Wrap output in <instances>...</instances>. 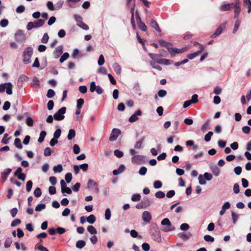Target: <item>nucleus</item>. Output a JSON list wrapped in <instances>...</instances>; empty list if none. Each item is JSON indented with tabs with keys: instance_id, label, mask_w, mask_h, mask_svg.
I'll list each match as a JSON object with an SVG mask.
<instances>
[{
	"instance_id": "49530a36",
	"label": "nucleus",
	"mask_w": 251,
	"mask_h": 251,
	"mask_svg": "<svg viewBox=\"0 0 251 251\" xmlns=\"http://www.w3.org/2000/svg\"><path fill=\"white\" fill-rule=\"evenodd\" d=\"M162 186V182L159 180H155L153 182V187L155 189L160 188Z\"/></svg>"
},
{
	"instance_id": "4c0bfd02",
	"label": "nucleus",
	"mask_w": 251,
	"mask_h": 251,
	"mask_svg": "<svg viewBox=\"0 0 251 251\" xmlns=\"http://www.w3.org/2000/svg\"><path fill=\"white\" fill-rule=\"evenodd\" d=\"M151 65L152 66L153 68H154L155 69H157L159 71L162 70V68L158 64H156V63L153 61H151L150 62Z\"/></svg>"
},
{
	"instance_id": "de8ad7c7",
	"label": "nucleus",
	"mask_w": 251,
	"mask_h": 251,
	"mask_svg": "<svg viewBox=\"0 0 251 251\" xmlns=\"http://www.w3.org/2000/svg\"><path fill=\"white\" fill-rule=\"evenodd\" d=\"M33 193H34L35 197H36L37 198L40 197L42 194L41 189L39 187H37L35 189Z\"/></svg>"
},
{
	"instance_id": "680f3d73",
	"label": "nucleus",
	"mask_w": 251,
	"mask_h": 251,
	"mask_svg": "<svg viewBox=\"0 0 251 251\" xmlns=\"http://www.w3.org/2000/svg\"><path fill=\"white\" fill-rule=\"evenodd\" d=\"M55 95V92L52 89H49L48 91L47 94V97L48 98H52Z\"/></svg>"
},
{
	"instance_id": "c756f323",
	"label": "nucleus",
	"mask_w": 251,
	"mask_h": 251,
	"mask_svg": "<svg viewBox=\"0 0 251 251\" xmlns=\"http://www.w3.org/2000/svg\"><path fill=\"white\" fill-rule=\"evenodd\" d=\"M40 85V83L39 79L36 77H33L32 81V83H31V86L33 87L37 86V87H39Z\"/></svg>"
},
{
	"instance_id": "e433bc0d",
	"label": "nucleus",
	"mask_w": 251,
	"mask_h": 251,
	"mask_svg": "<svg viewBox=\"0 0 251 251\" xmlns=\"http://www.w3.org/2000/svg\"><path fill=\"white\" fill-rule=\"evenodd\" d=\"M12 243V240L11 238L8 237L6 239L4 242V247L5 248H8L10 247Z\"/></svg>"
},
{
	"instance_id": "f3484780",
	"label": "nucleus",
	"mask_w": 251,
	"mask_h": 251,
	"mask_svg": "<svg viewBox=\"0 0 251 251\" xmlns=\"http://www.w3.org/2000/svg\"><path fill=\"white\" fill-rule=\"evenodd\" d=\"M12 169L7 168L5 169L1 174V177L3 181H5L9 175L11 173Z\"/></svg>"
},
{
	"instance_id": "f03ea898",
	"label": "nucleus",
	"mask_w": 251,
	"mask_h": 251,
	"mask_svg": "<svg viewBox=\"0 0 251 251\" xmlns=\"http://www.w3.org/2000/svg\"><path fill=\"white\" fill-rule=\"evenodd\" d=\"M45 23V20L43 19H39L34 22H28L26 28L28 30H30L33 28H38L42 26Z\"/></svg>"
},
{
	"instance_id": "774afa93",
	"label": "nucleus",
	"mask_w": 251,
	"mask_h": 251,
	"mask_svg": "<svg viewBox=\"0 0 251 251\" xmlns=\"http://www.w3.org/2000/svg\"><path fill=\"white\" fill-rule=\"evenodd\" d=\"M142 248L144 251H149L150 250V247L148 243H144L142 245Z\"/></svg>"
},
{
	"instance_id": "603ef678",
	"label": "nucleus",
	"mask_w": 251,
	"mask_h": 251,
	"mask_svg": "<svg viewBox=\"0 0 251 251\" xmlns=\"http://www.w3.org/2000/svg\"><path fill=\"white\" fill-rule=\"evenodd\" d=\"M61 133V130L60 129H57L53 133V138L58 139L60 137Z\"/></svg>"
},
{
	"instance_id": "a19ab883",
	"label": "nucleus",
	"mask_w": 251,
	"mask_h": 251,
	"mask_svg": "<svg viewBox=\"0 0 251 251\" xmlns=\"http://www.w3.org/2000/svg\"><path fill=\"white\" fill-rule=\"evenodd\" d=\"M213 133L212 131H209L204 136V140L205 142H208L210 141L211 138Z\"/></svg>"
},
{
	"instance_id": "3c124183",
	"label": "nucleus",
	"mask_w": 251,
	"mask_h": 251,
	"mask_svg": "<svg viewBox=\"0 0 251 251\" xmlns=\"http://www.w3.org/2000/svg\"><path fill=\"white\" fill-rule=\"evenodd\" d=\"M111 218V211L109 208H107L105 211V219L109 220Z\"/></svg>"
},
{
	"instance_id": "0eeeda50",
	"label": "nucleus",
	"mask_w": 251,
	"mask_h": 251,
	"mask_svg": "<svg viewBox=\"0 0 251 251\" xmlns=\"http://www.w3.org/2000/svg\"><path fill=\"white\" fill-rule=\"evenodd\" d=\"M90 91L91 92H94L95 91H96L97 93L99 95L102 94L103 92V89L100 87V86L96 85V83L94 81H92L90 83Z\"/></svg>"
},
{
	"instance_id": "2f4dec72",
	"label": "nucleus",
	"mask_w": 251,
	"mask_h": 251,
	"mask_svg": "<svg viewBox=\"0 0 251 251\" xmlns=\"http://www.w3.org/2000/svg\"><path fill=\"white\" fill-rule=\"evenodd\" d=\"M144 140V138L143 137L140 140L137 141L136 142L135 144L134 145V148L136 149H141L142 147V145Z\"/></svg>"
},
{
	"instance_id": "4be33fe9",
	"label": "nucleus",
	"mask_w": 251,
	"mask_h": 251,
	"mask_svg": "<svg viewBox=\"0 0 251 251\" xmlns=\"http://www.w3.org/2000/svg\"><path fill=\"white\" fill-rule=\"evenodd\" d=\"M150 25L151 27L154 28L158 32H161V29L159 28L158 24H157L156 21H155L153 19H151V21Z\"/></svg>"
},
{
	"instance_id": "6e6552de",
	"label": "nucleus",
	"mask_w": 251,
	"mask_h": 251,
	"mask_svg": "<svg viewBox=\"0 0 251 251\" xmlns=\"http://www.w3.org/2000/svg\"><path fill=\"white\" fill-rule=\"evenodd\" d=\"M233 5V8H234V18H237L241 11L240 3L239 0H235Z\"/></svg>"
},
{
	"instance_id": "4d7b16f0",
	"label": "nucleus",
	"mask_w": 251,
	"mask_h": 251,
	"mask_svg": "<svg viewBox=\"0 0 251 251\" xmlns=\"http://www.w3.org/2000/svg\"><path fill=\"white\" fill-rule=\"evenodd\" d=\"M26 124L29 126H33V120L31 117H28L26 119Z\"/></svg>"
},
{
	"instance_id": "aec40b11",
	"label": "nucleus",
	"mask_w": 251,
	"mask_h": 251,
	"mask_svg": "<svg viewBox=\"0 0 251 251\" xmlns=\"http://www.w3.org/2000/svg\"><path fill=\"white\" fill-rule=\"evenodd\" d=\"M210 168L215 176H219L220 173V169L216 165H211Z\"/></svg>"
},
{
	"instance_id": "f257e3e1",
	"label": "nucleus",
	"mask_w": 251,
	"mask_h": 251,
	"mask_svg": "<svg viewBox=\"0 0 251 251\" xmlns=\"http://www.w3.org/2000/svg\"><path fill=\"white\" fill-rule=\"evenodd\" d=\"M161 225L163 226L162 230L165 232L172 231L175 229V227L167 218H164L161 221Z\"/></svg>"
},
{
	"instance_id": "9b49d317",
	"label": "nucleus",
	"mask_w": 251,
	"mask_h": 251,
	"mask_svg": "<svg viewBox=\"0 0 251 251\" xmlns=\"http://www.w3.org/2000/svg\"><path fill=\"white\" fill-rule=\"evenodd\" d=\"M87 188L94 192L98 193L99 188H98V184L92 179H89L87 183Z\"/></svg>"
},
{
	"instance_id": "72a5a7b5",
	"label": "nucleus",
	"mask_w": 251,
	"mask_h": 251,
	"mask_svg": "<svg viewBox=\"0 0 251 251\" xmlns=\"http://www.w3.org/2000/svg\"><path fill=\"white\" fill-rule=\"evenodd\" d=\"M87 229L88 231L91 234H95L97 233L96 229L92 226H88Z\"/></svg>"
},
{
	"instance_id": "13d9d810",
	"label": "nucleus",
	"mask_w": 251,
	"mask_h": 251,
	"mask_svg": "<svg viewBox=\"0 0 251 251\" xmlns=\"http://www.w3.org/2000/svg\"><path fill=\"white\" fill-rule=\"evenodd\" d=\"M190 235H191L190 233H189V234L179 233L178 234L179 237L183 240L188 239L190 237Z\"/></svg>"
},
{
	"instance_id": "2eb2a0df",
	"label": "nucleus",
	"mask_w": 251,
	"mask_h": 251,
	"mask_svg": "<svg viewBox=\"0 0 251 251\" xmlns=\"http://www.w3.org/2000/svg\"><path fill=\"white\" fill-rule=\"evenodd\" d=\"M142 220L147 223H149L152 218L151 214L147 211H144L142 216Z\"/></svg>"
},
{
	"instance_id": "6e6d98bb",
	"label": "nucleus",
	"mask_w": 251,
	"mask_h": 251,
	"mask_svg": "<svg viewBox=\"0 0 251 251\" xmlns=\"http://www.w3.org/2000/svg\"><path fill=\"white\" fill-rule=\"evenodd\" d=\"M130 235L133 238L138 237L139 239L141 238V236H138L137 232L134 230L132 229L130 231Z\"/></svg>"
},
{
	"instance_id": "a211bd4d",
	"label": "nucleus",
	"mask_w": 251,
	"mask_h": 251,
	"mask_svg": "<svg viewBox=\"0 0 251 251\" xmlns=\"http://www.w3.org/2000/svg\"><path fill=\"white\" fill-rule=\"evenodd\" d=\"M233 3L234 2L231 3L224 4L220 6V9L222 11L230 10L233 8V5H234Z\"/></svg>"
},
{
	"instance_id": "b1692460",
	"label": "nucleus",
	"mask_w": 251,
	"mask_h": 251,
	"mask_svg": "<svg viewBox=\"0 0 251 251\" xmlns=\"http://www.w3.org/2000/svg\"><path fill=\"white\" fill-rule=\"evenodd\" d=\"M244 6L248 8V13L251 12V0H243Z\"/></svg>"
},
{
	"instance_id": "a18cd8bd",
	"label": "nucleus",
	"mask_w": 251,
	"mask_h": 251,
	"mask_svg": "<svg viewBox=\"0 0 251 251\" xmlns=\"http://www.w3.org/2000/svg\"><path fill=\"white\" fill-rule=\"evenodd\" d=\"M114 154L116 157L118 158H121L124 155L123 152L119 150H115L114 151Z\"/></svg>"
},
{
	"instance_id": "864d4df0",
	"label": "nucleus",
	"mask_w": 251,
	"mask_h": 251,
	"mask_svg": "<svg viewBox=\"0 0 251 251\" xmlns=\"http://www.w3.org/2000/svg\"><path fill=\"white\" fill-rule=\"evenodd\" d=\"M165 194L162 191H158L155 194V196L157 198L162 199L165 197Z\"/></svg>"
},
{
	"instance_id": "c9c22d12",
	"label": "nucleus",
	"mask_w": 251,
	"mask_h": 251,
	"mask_svg": "<svg viewBox=\"0 0 251 251\" xmlns=\"http://www.w3.org/2000/svg\"><path fill=\"white\" fill-rule=\"evenodd\" d=\"M231 217L232 219V222L233 224H235L237 221L239 219V215L236 213H235L234 212L232 211L231 212Z\"/></svg>"
},
{
	"instance_id": "8fccbe9b",
	"label": "nucleus",
	"mask_w": 251,
	"mask_h": 251,
	"mask_svg": "<svg viewBox=\"0 0 251 251\" xmlns=\"http://www.w3.org/2000/svg\"><path fill=\"white\" fill-rule=\"evenodd\" d=\"M46 208V205L45 204H39L35 207L36 211H40Z\"/></svg>"
},
{
	"instance_id": "052dcab7",
	"label": "nucleus",
	"mask_w": 251,
	"mask_h": 251,
	"mask_svg": "<svg viewBox=\"0 0 251 251\" xmlns=\"http://www.w3.org/2000/svg\"><path fill=\"white\" fill-rule=\"evenodd\" d=\"M65 180L67 183H70L72 179V175L70 173H68L65 176Z\"/></svg>"
},
{
	"instance_id": "79ce46f5",
	"label": "nucleus",
	"mask_w": 251,
	"mask_h": 251,
	"mask_svg": "<svg viewBox=\"0 0 251 251\" xmlns=\"http://www.w3.org/2000/svg\"><path fill=\"white\" fill-rule=\"evenodd\" d=\"M84 100L82 98L79 99L77 100L76 107L77 109H81L84 104Z\"/></svg>"
},
{
	"instance_id": "37998d69",
	"label": "nucleus",
	"mask_w": 251,
	"mask_h": 251,
	"mask_svg": "<svg viewBox=\"0 0 251 251\" xmlns=\"http://www.w3.org/2000/svg\"><path fill=\"white\" fill-rule=\"evenodd\" d=\"M33 183L31 180H28L26 182V190L27 192H29L31 191Z\"/></svg>"
},
{
	"instance_id": "dca6fc26",
	"label": "nucleus",
	"mask_w": 251,
	"mask_h": 251,
	"mask_svg": "<svg viewBox=\"0 0 251 251\" xmlns=\"http://www.w3.org/2000/svg\"><path fill=\"white\" fill-rule=\"evenodd\" d=\"M62 45L58 46L54 50L53 55L55 58H58L63 53Z\"/></svg>"
},
{
	"instance_id": "f8f14e48",
	"label": "nucleus",
	"mask_w": 251,
	"mask_h": 251,
	"mask_svg": "<svg viewBox=\"0 0 251 251\" xmlns=\"http://www.w3.org/2000/svg\"><path fill=\"white\" fill-rule=\"evenodd\" d=\"M22 168L21 167H19L17 168L16 171L14 172V175L15 176H17L18 179L24 181L26 177L25 174L22 173Z\"/></svg>"
},
{
	"instance_id": "20e7f679",
	"label": "nucleus",
	"mask_w": 251,
	"mask_h": 251,
	"mask_svg": "<svg viewBox=\"0 0 251 251\" xmlns=\"http://www.w3.org/2000/svg\"><path fill=\"white\" fill-rule=\"evenodd\" d=\"M74 19L76 22L77 26L82 28L84 30H87L89 29V26L82 21V18L81 16L77 14H75L74 16Z\"/></svg>"
},
{
	"instance_id": "c03bdc74",
	"label": "nucleus",
	"mask_w": 251,
	"mask_h": 251,
	"mask_svg": "<svg viewBox=\"0 0 251 251\" xmlns=\"http://www.w3.org/2000/svg\"><path fill=\"white\" fill-rule=\"evenodd\" d=\"M141 199V196L139 194H133L131 197V200L133 201H137Z\"/></svg>"
},
{
	"instance_id": "423d86ee",
	"label": "nucleus",
	"mask_w": 251,
	"mask_h": 251,
	"mask_svg": "<svg viewBox=\"0 0 251 251\" xmlns=\"http://www.w3.org/2000/svg\"><path fill=\"white\" fill-rule=\"evenodd\" d=\"M25 38V35L22 30H18L15 34V39L18 42H22Z\"/></svg>"
},
{
	"instance_id": "0e129e2a",
	"label": "nucleus",
	"mask_w": 251,
	"mask_h": 251,
	"mask_svg": "<svg viewBox=\"0 0 251 251\" xmlns=\"http://www.w3.org/2000/svg\"><path fill=\"white\" fill-rule=\"evenodd\" d=\"M167 95V92L165 90H160L158 92V95L160 98H163Z\"/></svg>"
},
{
	"instance_id": "9d476101",
	"label": "nucleus",
	"mask_w": 251,
	"mask_h": 251,
	"mask_svg": "<svg viewBox=\"0 0 251 251\" xmlns=\"http://www.w3.org/2000/svg\"><path fill=\"white\" fill-rule=\"evenodd\" d=\"M145 161V156L141 155H134L131 158V162L133 164H141Z\"/></svg>"
},
{
	"instance_id": "ddd939ff",
	"label": "nucleus",
	"mask_w": 251,
	"mask_h": 251,
	"mask_svg": "<svg viewBox=\"0 0 251 251\" xmlns=\"http://www.w3.org/2000/svg\"><path fill=\"white\" fill-rule=\"evenodd\" d=\"M142 115V111L140 109H138L128 119V121L130 123H134L137 121L139 120L138 116H141Z\"/></svg>"
},
{
	"instance_id": "5fc2aeb1",
	"label": "nucleus",
	"mask_w": 251,
	"mask_h": 251,
	"mask_svg": "<svg viewBox=\"0 0 251 251\" xmlns=\"http://www.w3.org/2000/svg\"><path fill=\"white\" fill-rule=\"evenodd\" d=\"M49 37L47 33H44L41 42L43 43L46 44L49 41Z\"/></svg>"
},
{
	"instance_id": "412c9836",
	"label": "nucleus",
	"mask_w": 251,
	"mask_h": 251,
	"mask_svg": "<svg viewBox=\"0 0 251 251\" xmlns=\"http://www.w3.org/2000/svg\"><path fill=\"white\" fill-rule=\"evenodd\" d=\"M151 236L155 241L158 243H160L162 241L161 234L159 231L152 233Z\"/></svg>"
},
{
	"instance_id": "f704fd0d",
	"label": "nucleus",
	"mask_w": 251,
	"mask_h": 251,
	"mask_svg": "<svg viewBox=\"0 0 251 251\" xmlns=\"http://www.w3.org/2000/svg\"><path fill=\"white\" fill-rule=\"evenodd\" d=\"M53 170L55 173H61L63 171V167L61 164L54 166Z\"/></svg>"
},
{
	"instance_id": "393cba45",
	"label": "nucleus",
	"mask_w": 251,
	"mask_h": 251,
	"mask_svg": "<svg viewBox=\"0 0 251 251\" xmlns=\"http://www.w3.org/2000/svg\"><path fill=\"white\" fill-rule=\"evenodd\" d=\"M113 68L114 71L115 72V73L117 74H118V75L121 74V71H122V68L118 63H114L113 65Z\"/></svg>"
},
{
	"instance_id": "5701e85b",
	"label": "nucleus",
	"mask_w": 251,
	"mask_h": 251,
	"mask_svg": "<svg viewBox=\"0 0 251 251\" xmlns=\"http://www.w3.org/2000/svg\"><path fill=\"white\" fill-rule=\"evenodd\" d=\"M159 64L164 65H170L173 63V61L172 60L167 59L165 58L160 59L157 62Z\"/></svg>"
},
{
	"instance_id": "cd10ccee",
	"label": "nucleus",
	"mask_w": 251,
	"mask_h": 251,
	"mask_svg": "<svg viewBox=\"0 0 251 251\" xmlns=\"http://www.w3.org/2000/svg\"><path fill=\"white\" fill-rule=\"evenodd\" d=\"M86 220L88 223L92 224L94 223L96 220V217L94 215L91 214L87 218Z\"/></svg>"
},
{
	"instance_id": "39448f33",
	"label": "nucleus",
	"mask_w": 251,
	"mask_h": 251,
	"mask_svg": "<svg viewBox=\"0 0 251 251\" xmlns=\"http://www.w3.org/2000/svg\"><path fill=\"white\" fill-rule=\"evenodd\" d=\"M66 108L65 107H62L60 108L57 112H56L53 115V118L55 120L61 121L63 120L65 116L64 114L65 113Z\"/></svg>"
},
{
	"instance_id": "e2e57ef3",
	"label": "nucleus",
	"mask_w": 251,
	"mask_h": 251,
	"mask_svg": "<svg viewBox=\"0 0 251 251\" xmlns=\"http://www.w3.org/2000/svg\"><path fill=\"white\" fill-rule=\"evenodd\" d=\"M25 7L24 5H21L16 8V12L18 13H22L24 12Z\"/></svg>"
},
{
	"instance_id": "7ed1b4c3",
	"label": "nucleus",
	"mask_w": 251,
	"mask_h": 251,
	"mask_svg": "<svg viewBox=\"0 0 251 251\" xmlns=\"http://www.w3.org/2000/svg\"><path fill=\"white\" fill-rule=\"evenodd\" d=\"M13 85L10 82H6L0 84V93L4 92L6 90V92L8 95L12 94Z\"/></svg>"
},
{
	"instance_id": "338daca9",
	"label": "nucleus",
	"mask_w": 251,
	"mask_h": 251,
	"mask_svg": "<svg viewBox=\"0 0 251 251\" xmlns=\"http://www.w3.org/2000/svg\"><path fill=\"white\" fill-rule=\"evenodd\" d=\"M204 239L207 242H213L214 241V238L209 235H205L204 236Z\"/></svg>"
},
{
	"instance_id": "09e8293b",
	"label": "nucleus",
	"mask_w": 251,
	"mask_h": 251,
	"mask_svg": "<svg viewBox=\"0 0 251 251\" xmlns=\"http://www.w3.org/2000/svg\"><path fill=\"white\" fill-rule=\"evenodd\" d=\"M139 28L142 31H146L147 29V26L143 22L140 23L138 24Z\"/></svg>"
},
{
	"instance_id": "473e14b6",
	"label": "nucleus",
	"mask_w": 251,
	"mask_h": 251,
	"mask_svg": "<svg viewBox=\"0 0 251 251\" xmlns=\"http://www.w3.org/2000/svg\"><path fill=\"white\" fill-rule=\"evenodd\" d=\"M14 145L18 149H22L23 146L21 140L19 138H16L14 140Z\"/></svg>"
},
{
	"instance_id": "7c9ffc66",
	"label": "nucleus",
	"mask_w": 251,
	"mask_h": 251,
	"mask_svg": "<svg viewBox=\"0 0 251 251\" xmlns=\"http://www.w3.org/2000/svg\"><path fill=\"white\" fill-rule=\"evenodd\" d=\"M46 132L45 131H42L40 133L39 138L38 139V142L42 143L44 141L45 136H46Z\"/></svg>"
},
{
	"instance_id": "ea45409f",
	"label": "nucleus",
	"mask_w": 251,
	"mask_h": 251,
	"mask_svg": "<svg viewBox=\"0 0 251 251\" xmlns=\"http://www.w3.org/2000/svg\"><path fill=\"white\" fill-rule=\"evenodd\" d=\"M201 54V51H197L195 52L188 54L187 57L190 59H192Z\"/></svg>"
},
{
	"instance_id": "4468645a",
	"label": "nucleus",
	"mask_w": 251,
	"mask_h": 251,
	"mask_svg": "<svg viewBox=\"0 0 251 251\" xmlns=\"http://www.w3.org/2000/svg\"><path fill=\"white\" fill-rule=\"evenodd\" d=\"M226 28V23L221 24L216 30L215 32L211 36V38H215L219 36L222 31Z\"/></svg>"
},
{
	"instance_id": "1a4fd4ad",
	"label": "nucleus",
	"mask_w": 251,
	"mask_h": 251,
	"mask_svg": "<svg viewBox=\"0 0 251 251\" xmlns=\"http://www.w3.org/2000/svg\"><path fill=\"white\" fill-rule=\"evenodd\" d=\"M121 134V131L119 129L113 128L109 138L110 141H115L117 137Z\"/></svg>"
},
{
	"instance_id": "6ab92c4d",
	"label": "nucleus",
	"mask_w": 251,
	"mask_h": 251,
	"mask_svg": "<svg viewBox=\"0 0 251 251\" xmlns=\"http://www.w3.org/2000/svg\"><path fill=\"white\" fill-rule=\"evenodd\" d=\"M33 54V49L32 48L29 47L25 49L23 52V56H27V57H31Z\"/></svg>"
},
{
	"instance_id": "bb28decb",
	"label": "nucleus",
	"mask_w": 251,
	"mask_h": 251,
	"mask_svg": "<svg viewBox=\"0 0 251 251\" xmlns=\"http://www.w3.org/2000/svg\"><path fill=\"white\" fill-rule=\"evenodd\" d=\"M75 136V132L74 129H71L69 131V133L67 136V138L69 140H72Z\"/></svg>"
},
{
	"instance_id": "69168bd1",
	"label": "nucleus",
	"mask_w": 251,
	"mask_h": 251,
	"mask_svg": "<svg viewBox=\"0 0 251 251\" xmlns=\"http://www.w3.org/2000/svg\"><path fill=\"white\" fill-rule=\"evenodd\" d=\"M141 202H142V203L144 205V206L145 207V208L150 205V201L149 199H148V198L144 199L143 201H141Z\"/></svg>"
},
{
	"instance_id": "bf43d9fd",
	"label": "nucleus",
	"mask_w": 251,
	"mask_h": 251,
	"mask_svg": "<svg viewBox=\"0 0 251 251\" xmlns=\"http://www.w3.org/2000/svg\"><path fill=\"white\" fill-rule=\"evenodd\" d=\"M147 171V169L144 166H142L140 168L139 171V173L141 176H144L146 174Z\"/></svg>"
},
{
	"instance_id": "58836bf2",
	"label": "nucleus",
	"mask_w": 251,
	"mask_h": 251,
	"mask_svg": "<svg viewBox=\"0 0 251 251\" xmlns=\"http://www.w3.org/2000/svg\"><path fill=\"white\" fill-rule=\"evenodd\" d=\"M69 57V54L68 52H65L60 57L59 61L60 63H63L67 60Z\"/></svg>"
},
{
	"instance_id": "a878e982",
	"label": "nucleus",
	"mask_w": 251,
	"mask_h": 251,
	"mask_svg": "<svg viewBox=\"0 0 251 251\" xmlns=\"http://www.w3.org/2000/svg\"><path fill=\"white\" fill-rule=\"evenodd\" d=\"M185 50L183 48L182 49H177L176 48H173L171 49V50L170 51V52L172 54L174 53H182L185 51Z\"/></svg>"
},
{
	"instance_id": "c85d7f7f",
	"label": "nucleus",
	"mask_w": 251,
	"mask_h": 251,
	"mask_svg": "<svg viewBox=\"0 0 251 251\" xmlns=\"http://www.w3.org/2000/svg\"><path fill=\"white\" fill-rule=\"evenodd\" d=\"M86 245V242L83 240H78L76 243V247L78 249H82Z\"/></svg>"
}]
</instances>
